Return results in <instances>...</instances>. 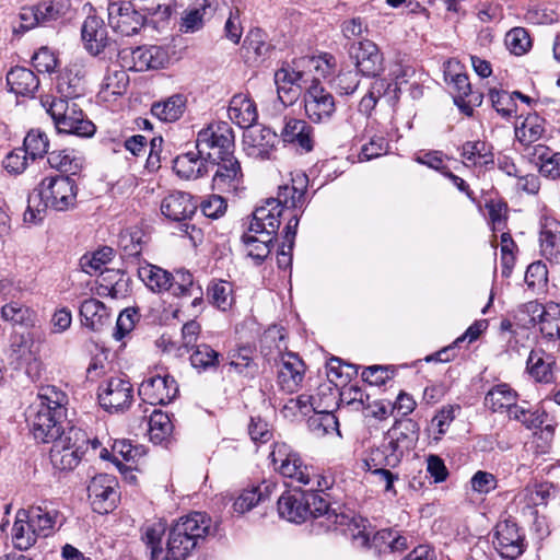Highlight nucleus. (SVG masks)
<instances>
[{
    "instance_id": "bb28decb",
    "label": "nucleus",
    "mask_w": 560,
    "mask_h": 560,
    "mask_svg": "<svg viewBox=\"0 0 560 560\" xmlns=\"http://www.w3.org/2000/svg\"><path fill=\"white\" fill-rule=\"evenodd\" d=\"M229 118L241 128H250L258 118L256 104L245 94L234 95L228 108Z\"/></svg>"
},
{
    "instance_id": "f8f14e48",
    "label": "nucleus",
    "mask_w": 560,
    "mask_h": 560,
    "mask_svg": "<svg viewBox=\"0 0 560 560\" xmlns=\"http://www.w3.org/2000/svg\"><path fill=\"white\" fill-rule=\"evenodd\" d=\"M138 394L144 404L156 406L171 402L178 394V385L171 375H155L142 381Z\"/></svg>"
},
{
    "instance_id": "4c0bfd02",
    "label": "nucleus",
    "mask_w": 560,
    "mask_h": 560,
    "mask_svg": "<svg viewBox=\"0 0 560 560\" xmlns=\"http://www.w3.org/2000/svg\"><path fill=\"white\" fill-rule=\"evenodd\" d=\"M275 237L269 233H255L249 230L243 234L242 241L246 246L247 255L257 265L261 264L270 254Z\"/></svg>"
},
{
    "instance_id": "9b49d317",
    "label": "nucleus",
    "mask_w": 560,
    "mask_h": 560,
    "mask_svg": "<svg viewBox=\"0 0 560 560\" xmlns=\"http://www.w3.org/2000/svg\"><path fill=\"white\" fill-rule=\"evenodd\" d=\"M306 74L303 68H298V60H294L293 67L283 66L275 72L278 98L284 106H291L298 101L302 83L307 82Z\"/></svg>"
},
{
    "instance_id": "864d4df0",
    "label": "nucleus",
    "mask_w": 560,
    "mask_h": 560,
    "mask_svg": "<svg viewBox=\"0 0 560 560\" xmlns=\"http://www.w3.org/2000/svg\"><path fill=\"white\" fill-rule=\"evenodd\" d=\"M49 141L45 132L39 129H32L24 138L22 149L31 158V161L42 159L48 153Z\"/></svg>"
},
{
    "instance_id": "f3484780",
    "label": "nucleus",
    "mask_w": 560,
    "mask_h": 560,
    "mask_svg": "<svg viewBox=\"0 0 560 560\" xmlns=\"http://www.w3.org/2000/svg\"><path fill=\"white\" fill-rule=\"evenodd\" d=\"M307 178L304 174L296 175L292 179V185L279 187L277 198L268 199V205L283 210L301 209L305 200Z\"/></svg>"
},
{
    "instance_id": "20e7f679",
    "label": "nucleus",
    "mask_w": 560,
    "mask_h": 560,
    "mask_svg": "<svg viewBox=\"0 0 560 560\" xmlns=\"http://www.w3.org/2000/svg\"><path fill=\"white\" fill-rule=\"evenodd\" d=\"M51 443L50 462L59 470H72L89 452L96 455L98 451V457L102 459H108L110 455L107 448L101 447V442L96 438L91 439L85 431L75 427H71Z\"/></svg>"
},
{
    "instance_id": "f257e3e1",
    "label": "nucleus",
    "mask_w": 560,
    "mask_h": 560,
    "mask_svg": "<svg viewBox=\"0 0 560 560\" xmlns=\"http://www.w3.org/2000/svg\"><path fill=\"white\" fill-rule=\"evenodd\" d=\"M78 185L68 175L48 176L30 195L24 221L36 224L42 222L48 209L69 211L77 205Z\"/></svg>"
},
{
    "instance_id": "2eb2a0df",
    "label": "nucleus",
    "mask_w": 560,
    "mask_h": 560,
    "mask_svg": "<svg viewBox=\"0 0 560 560\" xmlns=\"http://www.w3.org/2000/svg\"><path fill=\"white\" fill-rule=\"evenodd\" d=\"M304 107L306 115L314 122L326 120L334 114V96L322 86L318 79H314L306 90Z\"/></svg>"
},
{
    "instance_id": "bf43d9fd",
    "label": "nucleus",
    "mask_w": 560,
    "mask_h": 560,
    "mask_svg": "<svg viewBox=\"0 0 560 560\" xmlns=\"http://www.w3.org/2000/svg\"><path fill=\"white\" fill-rule=\"evenodd\" d=\"M315 413L316 416L310 418L308 425L317 436H323L332 432H337V434L340 435L338 420L331 411L318 409Z\"/></svg>"
},
{
    "instance_id": "0e129e2a",
    "label": "nucleus",
    "mask_w": 560,
    "mask_h": 560,
    "mask_svg": "<svg viewBox=\"0 0 560 560\" xmlns=\"http://www.w3.org/2000/svg\"><path fill=\"white\" fill-rule=\"evenodd\" d=\"M489 97L492 104V107L504 118L511 117L516 113V103L513 97V93H509L506 91H498L495 89H491L489 91Z\"/></svg>"
},
{
    "instance_id": "8fccbe9b",
    "label": "nucleus",
    "mask_w": 560,
    "mask_h": 560,
    "mask_svg": "<svg viewBox=\"0 0 560 560\" xmlns=\"http://www.w3.org/2000/svg\"><path fill=\"white\" fill-rule=\"evenodd\" d=\"M462 156L467 165H487L493 163V154L482 141H467L462 147Z\"/></svg>"
},
{
    "instance_id": "5701e85b",
    "label": "nucleus",
    "mask_w": 560,
    "mask_h": 560,
    "mask_svg": "<svg viewBox=\"0 0 560 560\" xmlns=\"http://www.w3.org/2000/svg\"><path fill=\"white\" fill-rule=\"evenodd\" d=\"M334 517V529L341 528L349 534L353 541L360 547H366L370 542L371 532L368 530V521L361 516H351L343 512L330 514Z\"/></svg>"
},
{
    "instance_id": "7ed1b4c3",
    "label": "nucleus",
    "mask_w": 560,
    "mask_h": 560,
    "mask_svg": "<svg viewBox=\"0 0 560 560\" xmlns=\"http://www.w3.org/2000/svg\"><path fill=\"white\" fill-rule=\"evenodd\" d=\"M63 398L62 393L47 388L30 407L27 422L36 441L50 443L66 433L61 424Z\"/></svg>"
},
{
    "instance_id": "774afa93",
    "label": "nucleus",
    "mask_w": 560,
    "mask_h": 560,
    "mask_svg": "<svg viewBox=\"0 0 560 560\" xmlns=\"http://www.w3.org/2000/svg\"><path fill=\"white\" fill-rule=\"evenodd\" d=\"M31 158L22 148L9 152L2 161L3 168L12 175L22 174L28 166Z\"/></svg>"
},
{
    "instance_id": "9d476101",
    "label": "nucleus",
    "mask_w": 560,
    "mask_h": 560,
    "mask_svg": "<svg viewBox=\"0 0 560 560\" xmlns=\"http://www.w3.org/2000/svg\"><path fill=\"white\" fill-rule=\"evenodd\" d=\"M117 486V480L112 475L101 474L92 478L88 492L93 511L107 514L116 508L119 500Z\"/></svg>"
},
{
    "instance_id": "4d7b16f0",
    "label": "nucleus",
    "mask_w": 560,
    "mask_h": 560,
    "mask_svg": "<svg viewBox=\"0 0 560 560\" xmlns=\"http://www.w3.org/2000/svg\"><path fill=\"white\" fill-rule=\"evenodd\" d=\"M191 349H194V351L190 354V363L192 368L199 372L208 371L218 365L220 354L209 345L200 343L192 347Z\"/></svg>"
},
{
    "instance_id": "4468645a",
    "label": "nucleus",
    "mask_w": 560,
    "mask_h": 560,
    "mask_svg": "<svg viewBox=\"0 0 560 560\" xmlns=\"http://www.w3.org/2000/svg\"><path fill=\"white\" fill-rule=\"evenodd\" d=\"M207 156L213 165H217L212 178L213 188L222 192L235 190L242 178L240 162L233 154L214 156L211 152H207Z\"/></svg>"
},
{
    "instance_id": "7c9ffc66",
    "label": "nucleus",
    "mask_w": 560,
    "mask_h": 560,
    "mask_svg": "<svg viewBox=\"0 0 560 560\" xmlns=\"http://www.w3.org/2000/svg\"><path fill=\"white\" fill-rule=\"evenodd\" d=\"M7 83L11 92L21 96L33 95L39 86L36 74L24 67L12 68L7 74Z\"/></svg>"
},
{
    "instance_id": "a19ab883",
    "label": "nucleus",
    "mask_w": 560,
    "mask_h": 560,
    "mask_svg": "<svg viewBox=\"0 0 560 560\" xmlns=\"http://www.w3.org/2000/svg\"><path fill=\"white\" fill-rule=\"evenodd\" d=\"M215 11L213 8L208 9L205 4L192 2L183 13L180 31L184 33L199 32L205 23L214 15Z\"/></svg>"
},
{
    "instance_id": "0eeeda50",
    "label": "nucleus",
    "mask_w": 560,
    "mask_h": 560,
    "mask_svg": "<svg viewBox=\"0 0 560 560\" xmlns=\"http://www.w3.org/2000/svg\"><path fill=\"white\" fill-rule=\"evenodd\" d=\"M269 458L272 467L284 478H290L300 485L308 481L312 467L304 464L301 455L285 443H275Z\"/></svg>"
},
{
    "instance_id": "6ab92c4d",
    "label": "nucleus",
    "mask_w": 560,
    "mask_h": 560,
    "mask_svg": "<svg viewBox=\"0 0 560 560\" xmlns=\"http://www.w3.org/2000/svg\"><path fill=\"white\" fill-rule=\"evenodd\" d=\"M33 340L28 335L19 334L12 336L11 358L18 368L25 369L30 375H37L40 362L32 351Z\"/></svg>"
},
{
    "instance_id": "a878e982",
    "label": "nucleus",
    "mask_w": 560,
    "mask_h": 560,
    "mask_svg": "<svg viewBox=\"0 0 560 560\" xmlns=\"http://www.w3.org/2000/svg\"><path fill=\"white\" fill-rule=\"evenodd\" d=\"M203 153L189 151L176 156L173 161V170L183 179H197L208 173V165Z\"/></svg>"
},
{
    "instance_id": "2f4dec72",
    "label": "nucleus",
    "mask_w": 560,
    "mask_h": 560,
    "mask_svg": "<svg viewBox=\"0 0 560 560\" xmlns=\"http://www.w3.org/2000/svg\"><path fill=\"white\" fill-rule=\"evenodd\" d=\"M27 517L25 510H19L12 527L13 546L21 551L33 547L39 537Z\"/></svg>"
},
{
    "instance_id": "5fc2aeb1",
    "label": "nucleus",
    "mask_w": 560,
    "mask_h": 560,
    "mask_svg": "<svg viewBox=\"0 0 560 560\" xmlns=\"http://www.w3.org/2000/svg\"><path fill=\"white\" fill-rule=\"evenodd\" d=\"M336 67V60L334 56L329 54H323L319 56H305L298 59V68L303 70H314L319 77L326 78L330 75Z\"/></svg>"
},
{
    "instance_id": "c03bdc74",
    "label": "nucleus",
    "mask_w": 560,
    "mask_h": 560,
    "mask_svg": "<svg viewBox=\"0 0 560 560\" xmlns=\"http://www.w3.org/2000/svg\"><path fill=\"white\" fill-rule=\"evenodd\" d=\"M555 359L552 355L547 354L541 349H534L530 351L527 359V370L529 374L538 382L548 383L552 378V365Z\"/></svg>"
},
{
    "instance_id": "4be33fe9",
    "label": "nucleus",
    "mask_w": 560,
    "mask_h": 560,
    "mask_svg": "<svg viewBox=\"0 0 560 560\" xmlns=\"http://www.w3.org/2000/svg\"><path fill=\"white\" fill-rule=\"evenodd\" d=\"M132 57L141 69L164 68L172 59H177L175 46L159 45L138 47L132 51Z\"/></svg>"
},
{
    "instance_id": "3c124183",
    "label": "nucleus",
    "mask_w": 560,
    "mask_h": 560,
    "mask_svg": "<svg viewBox=\"0 0 560 560\" xmlns=\"http://www.w3.org/2000/svg\"><path fill=\"white\" fill-rule=\"evenodd\" d=\"M149 434L154 443L163 442L173 431L170 417L159 409H153L149 416Z\"/></svg>"
},
{
    "instance_id": "79ce46f5",
    "label": "nucleus",
    "mask_w": 560,
    "mask_h": 560,
    "mask_svg": "<svg viewBox=\"0 0 560 560\" xmlns=\"http://www.w3.org/2000/svg\"><path fill=\"white\" fill-rule=\"evenodd\" d=\"M57 90L62 98L74 100L83 94V74L78 67L66 69L58 78Z\"/></svg>"
},
{
    "instance_id": "39448f33",
    "label": "nucleus",
    "mask_w": 560,
    "mask_h": 560,
    "mask_svg": "<svg viewBox=\"0 0 560 560\" xmlns=\"http://www.w3.org/2000/svg\"><path fill=\"white\" fill-rule=\"evenodd\" d=\"M42 103L51 116L59 132L80 137H91L94 135V124L85 118L81 107L74 100L58 97L49 101V98H46Z\"/></svg>"
},
{
    "instance_id": "a18cd8bd",
    "label": "nucleus",
    "mask_w": 560,
    "mask_h": 560,
    "mask_svg": "<svg viewBox=\"0 0 560 560\" xmlns=\"http://www.w3.org/2000/svg\"><path fill=\"white\" fill-rule=\"evenodd\" d=\"M25 512L39 537H47L54 532V526L59 516L58 512L48 511L42 506H32Z\"/></svg>"
},
{
    "instance_id": "72a5a7b5",
    "label": "nucleus",
    "mask_w": 560,
    "mask_h": 560,
    "mask_svg": "<svg viewBox=\"0 0 560 560\" xmlns=\"http://www.w3.org/2000/svg\"><path fill=\"white\" fill-rule=\"evenodd\" d=\"M402 457V453L384 439L380 446L370 450L364 462L368 470H372L373 467L395 468L400 464Z\"/></svg>"
},
{
    "instance_id": "37998d69",
    "label": "nucleus",
    "mask_w": 560,
    "mask_h": 560,
    "mask_svg": "<svg viewBox=\"0 0 560 560\" xmlns=\"http://www.w3.org/2000/svg\"><path fill=\"white\" fill-rule=\"evenodd\" d=\"M516 398L517 394L508 384H499L487 393L485 405L494 412L506 410L509 413Z\"/></svg>"
},
{
    "instance_id": "a211bd4d",
    "label": "nucleus",
    "mask_w": 560,
    "mask_h": 560,
    "mask_svg": "<svg viewBox=\"0 0 560 560\" xmlns=\"http://www.w3.org/2000/svg\"><path fill=\"white\" fill-rule=\"evenodd\" d=\"M305 373L303 361L294 353L281 355L278 384L287 393H294L301 386Z\"/></svg>"
},
{
    "instance_id": "f704fd0d",
    "label": "nucleus",
    "mask_w": 560,
    "mask_h": 560,
    "mask_svg": "<svg viewBox=\"0 0 560 560\" xmlns=\"http://www.w3.org/2000/svg\"><path fill=\"white\" fill-rule=\"evenodd\" d=\"M187 98L183 94H173L165 100L154 102L151 113L154 117L165 122L178 120L186 109Z\"/></svg>"
},
{
    "instance_id": "58836bf2",
    "label": "nucleus",
    "mask_w": 560,
    "mask_h": 560,
    "mask_svg": "<svg viewBox=\"0 0 560 560\" xmlns=\"http://www.w3.org/2000/svg\"><path fill=\"white\" fill-rule=\"evenodd\" d=\"M532 155L542 176L552 179L560 177V152H555L542 144H536Z\"/></svg>"
},
{
    "instance_id": "13d9d810",
    "label": "nucleus",
    "mask_w": 560,
    "mask_h": 560,
    "mask_svg": "<svg viewBox=\"0 0 560 560\" xmlns=\"http://www.w3.org/2000/svg\"><path fill=\"white\" fill-rule=\"evenodd\" d=\"M208 299L219 310H229L233 303L232 284L223 280L212 281L208 287Z\"/></svg>"
},
{
    "instance_id": "e433bc0d",
    "label": "nucleus",
    "mask_w": 560,
    "mask_h": 560,
    "mask_svg": "<svg viewBox=\"0 0 560 560\" xmlns=\"http://www.w3.org/2000/svg\"><path fill=\"white\" fill-rule=\"evenodd\" d=\"M170 292L174 296H194L192 305L196 306L202 301L201 287L195 284L192 275L187 270H176L172 273Z\"/></svg>"
},
{
    "instance_id": "6e6d98bb",
    "label": "nucleus",
    "mask_w": 560,
    "mask_h": 560,
    "mask_svg": "<svg viewBox=\"0 0 560 560\" xmlns=\"http://www.w3.org/2000/svg\"><path fill=\"white\" fill-rule=\"evenodd\" d=\"M552 493L553 487L550 483L545 482L533 487H526L516 495V499L520 502H524L528 508L546 505Z\"/></svg>"
},
{
    "instance_id": "338daca9",
    "label": "nucleus",
    "mask_w": 560,
    "mask_h": 560,
    "mask_svg": "<svg viewBox=\"0 0 560 560\" xmlns=\"http://www.w3.org/2000/svg\"><path fill=\"white\" fill-rule=\"evenodd\" d=\"M113 258V249L103 247L94 252L91 256L84 255L81 259V266L86 273L93 275L102 272L106 264Z\"/></svg>"
},
{
    "instance_id": "09e8293b",
    "label": "nucleus",
    "mask_w": 560,
    "mask_h": 560,
    "mask_svg": "<svg viewBox=\"0 0 560 560\" xmlns=\"http://www.w3.org/2000/svg\"><path fill=\"white\" fill-rule=\"evenodd\" d=\"M539 330L542 337L549 341L560 339V304L556 302L547 303V313L539 322Z\"/></svg>"
},
{
    "instance_id": "ea45409f",
    "label": "nucleus",
    "mask_w": 560,
    "mask_h": 560,
    "mask_svg": "<svg viewBox=\"0 0 560 560\" xmlns=\"http://www.w3.org/2000/svg\"><path fill=\"white\" fill-rule=\"evenodd\" d=\"M545 119L537 114L528 115L520 126L515 127V137L525 147L537 142L545 135Z\"/></svg>"
},
{
    "instance_id": "49530a36",
    "label": "nucleus",
    "mask_w": 560,
    "mask_h": 560,
    "mask_svg": "<svg viewBox=\"0 0 560 560\" xmlns=\"http://www.w3.org/2000/svg\"><path fill=\"white\" fill-rule=\"evenodd\" d=\"M0 313L3 320L14 325L32 327L36 322V313L19 302L4 304Z\"/></svg>"
},
{
    "instance_id": "c85d7f7f",
    "label": "nucleus",
    "mask_w": 560,
    "mask_h": 560,
    "mask_svg": "<svg viewBox=\"0 0 560 560\" xmlns=\"http://www.w3.org/2000/svg\"><path fill=\"white\" fill-rule=\"evenodd\" d=\"M312 127L303 119L285 118L281 137L284 142L293 143L306 152L313 149Z\"/></svg>"
},
{
    "instance_id": "c9c22d12",
    "label": "nucleus",
    "mask_w": 560,
    "mask_h": 560,
    "mask_svg": "<svg viewBox=\"0 0 560 560\" xmlns=\"http://www.w3.org/2000/svg\"><path fill=\"white\" fill-rule=\"evenodd\" d=\"M137 273L139 279L152 292H170L172 273L167 270L155 265L145 264L138 267Z\"/></svg>"
},
{
    "instance_id": "473e14b6",
    "label": "nucleus",
    "mask_w": 560,
    "mask_h": 560,
    "mask_svg": "<svg viewBox=\"0 0 560 560\" xmlns=\"http://www.w3.org/2000/svg\"><path fill=\"white\" fill-rule=\"evenodd\" d=\"M80 316L85 327L93 331H98L108 323L109 313L103 302L91 298L82 302Z\"/></svg>"
},
{
    "instance_id": "052dcab7",
    "label": "nucleus",
    "mask_w": 560,
    "mask_h": 560,
    "mask_svg": "<svg viewBox=\"0 0 560 560\" xmlns=\"http://www.w3.org/2000/svg\"><path fill=\"white\" fill-rule=\"evenodd\" d=\"M268 489L269 486L264 485V490L261 486L243 490L233 504L234 511L241 514L248 512L265 499V493Z\"/></svg>"
},
{
    "instance_id": "6e6552de",
    "label": "nucleus",
    "mask_w": 560,
    "mask_h": 560,
    "mask_svg": "<svg viewBox=\"0 0 560 560\" xmlns=\"http://www.w3.org/2000/svg\"><path fill=\"white\" fill-rule=\"evenodd\" d=\"M196 148L199 153L211 152L214 156L232 154L234 135L231 126L225 121L210 124L198 132Z\"/></svg>"
},
{
    "instance_id": "393cba45",
    "label": "nucleus",
    "mask_w": 560,
    "mask_h": 560,
    "mask_svg": "<svg viewBox=\"0 0 560 560\" xmlns=\"http://www.w3.org/2000/svg\"><path fill=\"white\" fill-rule=\"evenodd\" d=\"M246 142L250 145V154L260 160H269L278 142V135L267 127H256L245 135Z\"/></svg>"
},
{
    "instance_id": "c756f323",
    "label": "nucleus",
    "mask_w": 560,
    "mask_h": 560,
    "mask_svg": "<svg viewBox=\"0 0 560 560\" xmlns=\"http://www.w3.org/2000/svg\"><path fill=\"white\" fill-rule=\"evenodd\" d=\"M282 209L268 205V200L265 206L258 207L254 213L249 224V232L255 233H269L270 236H276L277 231L280 226V215Z\"/></svg>"
},
{
    "instance_id": "dca6fc26",
    "label": "nucleus",
    "mask_w": 560,
    "mask_h": 560,
    "mask_svg": "<svg viewBox=\"0 0 560 560\" xmlns=\"http://www.w3.org/2000/svg\"><path fill=\"white\" fill-rule=\"evenodd\" d=\"M198 208L195 198L185 191H172L161 201L162 214L171 220L183 222L192 218Z\"/></svg>"
},
{
    "instance_id": "423d86ee",
    "label": "nucleus",
    "mask_w": 560,
    "mask_h": 560,
    "mask_svg": "<svg viewBox=\"0 0 560 560\" xmlns=\"http://www.w3.org/2000/svg\"><path fill=\"white\" fill-rule=\"evenodd\" d=\"M133 398V386L126 377H108L97 387L98 404L109 413L125 412L130 408Z\"/></svg>"
},
{
    "instance_id": "ddd939ff",
    "label": "nucleus",
    "mask_w": 560,
    "mask_h": 560,
    "mask_svg": "<svg viewBox=\"0 0 560 560\" xmlns=\"http://www.w3.org/2000/svg\"><path fill=\"white\" fill-rule=\"evenodd\" d=\"M349 56L363 75L374 77L383 70L382 54L377 45L369 38L353 42L349 47Z\"/></svg>"
},
{
    "instance_id": "cd10ccee",
    "label": "nucleus",
    "mask_w": 560,
    "mask_h": 560,
    "mask_svg": "<svg viewBox=\"0 0 560 560\" xmlns=\"http://www.w3.org/2000/svg\"><path fill=\"white\" fill-rule=\"evenodd\" d=\"M129 84V75L124 69H109L105 74L97 97L109 103L124 95Z\"/></svg>"
},
{
    "instance_id": "e2e57ef3",
    "label": "nucleus",
    "mask_w": 560,
    "mask_h": 560,
    "mask_svg": "<svg viewBox=\"0 0 560 560\" xmlns=\"http://www.w3.org/2000/svg\"><path fill=\"white\" fill-rule=\"evenodd\" d=\"M525 283L534 292L544 291L548 283V269L542 261L532 262L525 272Z\"/></svg>"
},
{
    "instance_id": "b1692460",
    "label": "nucleus",
    "mask_w": 560,
    "mask_h": 560,
    "mask_svg": "<svg viewBox=\"0 0 560 560\" xmlns=\"http://www.w3.org/2000/svg\"><path fill=\"white\" fill-rule=\"evenodd\" d=\"M278 512L282 518L292 523H302L310 517L304 492H285L278 499Z\"/></svg>"
},
{
    "instance_id": "1a4fd4ad",
    "label": "nucleus",
    "mask_w": 560,
    "mask_h": 560,
    "mask_svg": "<svg viewBox=\"0 0 560 560\" xmlns=\"http://www.w3.org/2000/svg\"><path fill=\"white\" fill-rule=\"evenodd\" d=\"M492 544L498 553L509 560L517 559L526 549L525 534L512 520L495 525Z\"/></svg>"
},
{
    "instance_id": "603ef678",
    "label": "nucleus",
    "mask_w": 560,
    "mask_h": 560,
    "mask_svg": "<svg viewBox=\"0 0 560 560\" xmlns=\"http://www.w3.org/2000/svg\"><path fill=\"white\" fill-rule=\"evenodd\" d=\"M48 163L51 167L60 172L75 175L81 170V161L74 154L73 150H56L48 153Z\"/></svg>"
},
{
    "instance_id": "aec40b11",
    "label": "nucleus",
    "mask_w": 560,
    "mask_h": 560,
    "mask_svg": "<svg viewBox=\"0 0 560 560\" xmlns=\"http://www.w3.org/2000/svg\"><path fill=\"white\" fill-rule=\"evenodd\" d=\"M418 439L419 425L410 418L395 421L393 427L385 433V440H388L402 455L415 447Z\"/></svg>"
},
{
    "instance_id": "f03ea898",
    "label": "nucleus",
    "mask_w": 560,
    "mask_h": 560,
    "mask_svg": "<svg viewBox=\"0 0 560 560\" xmlns=\"http://www.w3.org/2000/svg\"><path fill=\"white\" fill-rule=\"evenodd\" d=\"M211 518L201 512H194L179 518L171 528L166 549L153 550V560H183L211 534Z\"/></svg>"
},
{
    "instance_id": "69168bd1",
    "label": "nucleus",
    "mask_w": 560,
    "mask_h": 560,
    "mask_svg": "<svg viewBox=\"0 0 560 560\" xmlns=\"http://www.w3.org/2000/svg\"><path fill=\"white\" fill-rule=\"evenodd\" d=\"M269 48L261 37H245L241 44V54L246 62L255 63L267 55Z\"/></svg>"
},
{
    "instance_id": "412c9836",
    "label": "nucleus",
    "mask_w": 560,
    "mask_h": 560,
    "mask_svg": "<svg viewBox=\"0 0 560 560\" xmlns=\"http://www.w3.org/2000/svg\"><path fill=\"white\" fill-rule=\"evenodd\" d=\"M539 245L547 260L560 264V221L551 217L541 220Z\"/></svg>"
},
{
    "instance_id": "680f3d73",
    "label": "nucleus",
    "mask_w": 560,
    "mask_h": 560,
    "mask_svg": "<svg viewBox=\"0 0 560 560\" xmlns=\"http://www.w3.org/2000/svg\"><path fill=\"white\" fill-rule=\"evenodd\" d=\"M510 419H514L527 429H536L545 422L546 413L539 409H526L523 406L514 405L509 412Z\"/></svg>"
},
{
    "instance_id": "de8ad7c7",
    "label": "nucleus",
    "mask_w": 560,
    "mask_h": 560,
    "mask_svg": "<svg viewBox=\"0 0 560 560\" xmlns=\"http://www.w3.org/2000/svg\"><path fill=\"white\" fill-rule=\"evenodd\" d=\"M304 499L307 501V510H310V517L324 520L320 525L327 529H332L334 517L330 514H339L336 510L330 509L326 499L318 493H304Z\"/></svg>"
}]
</instances>
